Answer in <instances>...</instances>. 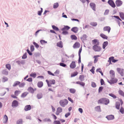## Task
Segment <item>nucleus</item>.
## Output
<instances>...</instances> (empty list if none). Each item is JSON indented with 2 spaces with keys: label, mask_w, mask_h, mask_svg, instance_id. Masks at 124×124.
Returning <instances> with one entry per match:
<instances>
[{
  "label": "nucleus",
  "mask_w": 124,
  "mask_h": 124,
  "mask_svg": "<svg viewBox=\"0 0 124 124\" xmlns=\"http://www.w3.org/2000/svg\"><path fill=\"white\" fill-rule=\"evenodd\" d=\"M109 102V100L106 98H101L98 101V104H103L106 105L108 104Z\"/></svg>",
  "instance_id": "obj_1"
},
{
  "label": "nucleus",
  "mask_w": 124,
  "mask_h": 124,
  "mask_svg": "<svg viewBox=\"0 0 124 124\" xmlns=\"http://www.w3.org/2000/svg\"><path fill=\"white\" fill-rule=\"evenodd\" d=\"M68 103V101L66 99L61 100L59 102L60 105L62 107H64Z\"/></svg>",
  "instance_id": "obj_2"
},
{
  "label": "nucleus",
  "mask_w": 124,
  "mask_h": 124,
  "mask_svg": "<svg viewBox=\"0 0 124 124\" xmlns=\"http://www.w3.org/2000/svg\"><path fill=\"white\" fill-rule=\"evenodd\" d=\"M46 81L47 83L48 86L49 87H51L52 85H54L55 83V81L54 79L50 80L49 81L47 80H46Z\"/></svg>",
  "instance_id": "obj_3"
},
{
  "label": "nucleus",
  "mask_w": 124,
  "mask_h": 124,
  "mask_svg": "<svg viewBox=\"0 0 124 124\" xmlns=\"http://www.w3.org/2000/svg\"><path fill=\"white\" fill-rule=\"evenodd\" d=\"M93 49L95 51L98 52L100 51L101 49L100 46L97 45H94L93 46Z\"/></svg>",
  "instance_id": "obj_4"
},
{
  "label": "nucleus",
  "mask_w": 124,
  "mask_h": 124,
  "mask_svg": "<svg viewBox=\"0 0 124 124\" xmlns=\"http://www.w3.org/2000/svg\"><path fill=\"white\" fill-rule=\"evenodd\" d=\"M112 78L110 80V81H108V82L110 84H114L116 83L118 81V80L117 78Z\"/></svg>",
  "instance_id": "obj_5"
},
{
  "label": "nucleus",
  "mask_w": 124,
  "mask_h": 124,
  "mask_svg": "<svg viewBox=\"0 0 124 124\" xmlns=\"http://www.w3.org/2000/svg\"><path fill=\"white\" fill-rule=\"evenodd\" d=\"M18 101L16 100L14 101L12 103V106L13 107H16L18 106Z\"/></svg>",
  "instance_id": "obj_6"
},
{
  "label": "nucleus",
  "mask_w": 124,
  "mask_h": 124,
  "mask_svg": "<svg viewBox=\"0 0 124 124\" xmlns=\"http://www.w3.org/2000/svg\"><path fill=\"white\" fill-rule=\"evenodd\" d=\"M117 72L120 73L121 75L122 76H123L124 75L123 69L120 68H118L117 69Z\"/></svg>",
  "instance_id": "obj_7"
},
{
  "label": "nucleus",
  "mask_w": 124,
  "mask_h": 124,
  "mask_svg": "<svg viewBox=\"0 0 124 124\" xmlns=\"http://www.w3.org/2000/svg\"><path fill=\"white\" fill-rule=\"evenodd\" d=\"M109 4L113 8H115L116 5L114 2L112 0H109L108 2Z\"/></svg>",
  "instance_id": "obj_8"
},
{
  "label": "nucleus",
  "mask_w": 124,
  "mask_h": 124,
  "mask_svg": "<svg viewBox=\"0 0 124 124\" xmlns=\"http://www.w3.org/2000/svg\"><path fill=\"white\" fill-rule=\"evenodd\" d=\"M115 3L116 6L118 7L121 6L123 4L122 2L120 0H116Z\"/></svg>",
  "instance_id": "obj_9"
},
{
  "label": "nucleus",
  "mask_w": 124,
  "mask_h": 124,
  "mask_svg": "<svg viewBox=\"0 0 124 124\" xmlns=\"http://www.w3.org/2000/svg\"><path fill=\"white\" fill-rule=\"evenodd\" d=\"M76 67V65L75 62V61H72L70 65V68L72 69H73L75 68Z\"/></svg>",
  "instance_id": "obj_10"
},
{
  "label": "nucleus",
  "mask_w": 124,
  "mask_h": 124,
  "mask_svg": "<svg viewBox=\"0 0 124 124\" xmlns=\"http://www.w3.org/2000/svg\"><path fill=\"white\" fill-rule=\"evenodd\" d=\"M80 44L78 42H76L73 45V47L75 49L78 48L80 47Z\"/></svg>",
  "instance_id": "obj_11"
},
{
  "label": "nucleus",
  "mask_w": 124,
  "mask_h": 124,
  "mask_svg": "<svg viewBox=\"0 0 124 124\" xmlns=\"http://www.w3.org/2000/svg\"><path fill=\"white\" fill-rule=\"evenodd\" d=\"M92 43L94 45H99V41L97 39H94L92 40Z\"/></svg>",
  "instance_id": "obj_12"
},
{
  "label": "nucleus",
  "mask_w": 124,
  "mask_h": 124,
  "mask_svg": "<svg viewBox=\"0 0 124 124\" xmlns=\"http://www.w3.org/2000/svg\"><path fill=\"white\" fill-rule=\"evenodd\" d=\"M110 30L111 28L109 26H105L103 28V31H107L108 33H109Z\"/></svg>",
  "instance_id": "obj_13"
},
{
  "label": "nucleus",
  "mask_w": 124,
  "mask_h": 124,
  "mask_svg": "<svg viewBox=\"0 0 124 124\" xmlns=\"http://www.w3.org/2000/svg\"><path fill=\"white\" fill-rule=\"evenodd\" d=\"M62 111V109L61 107H58L57 109L56 114L57 115H58L59 113Z\"/></svg>",
  "instance_id": "obj_14"
},
{
  "label": "nucleus",
  "mask_w": 124,
  "mask_h": 124,
  "mask_svg": "<svg viewBox=\"0 0 124 124\" xmlns=\"http://www.w3.org/2000/svg\"><path fill=\"white\" fill-rule=\"evenodd\" d=\"M36 90V88H35L34 89L31 87H29L28 89V90L29 92L32 93H34V91Z\"/></svg>",
  "instance_id": "obj_15"
},
{
  "label": "nucleus",
  "mask_w": 124,
  "mask_h": 124,
  "mask_svg": "<svg viewBox=\"0 0 124 124\" xmlns=\"http://www.w3.org/2000/svg\"><path fill=\"white\" fill-rule=\"evenodd\" d=\"M90 5L92 9L94 10L95 11V5L94 3L93 2H91L90 4Z\"/></svg>",
  "instance_id": "obj_16"
},
{
  "label": "nucleus",
  "mask_w": 124,
  "mask_h": 124,
  "mask_svg": "<svg viewBox=\"0 0 124 124\" xmlns=\"http://www.w3.org/2000/svg\"><path fill=\"white\" fill-rule=\"evenodd\" d=\"M106 117L108 120H111L114 119V116L112 115H110L108 116H106Z\"/></svg>",
  "instance_id": "obj_17"
},
{
  "label": "nucleus",
  "mask_w": 124,
  "mask_h": 124,
  "mask_svg": "<svg viewBox=\"0 0 124 124\" xmlns=\"http://www.w3.org/2000/svg\"><path fill=\"white\" fill-rule=\"evenodd\" d=\"M31 109V106L30 105L26 106L24 108V110L25 111H28L30 110Z\"/></svg>",
  "instance_id": "obj_18"
},
{
  "label": "nucleus",
  "mask_w": 124,
  "mask_h": 124,
  "mask_svg": "<svg viewBox=\"0 0 124 124\" xmlns=\"http://www.w3.org/2000/svg\"><path fill=\"white\" fill-rule=\"evenodd\" d=\"M8 120V117L7 116L5 115L4 116L3 118V123H6Z\"/></svg>",
  "instance_id": "obj_19"
},
{
  "label": "nucleus",
  "mask_w": 124,
  "mask_h": 124,
  "mask_svg": "<svg viewBox=\"0 0 124 124\" xmlns=\"http://www.w3.org/2000/svg\"><path fill=\"white\" fill-rule=\"evenodd\" d=\"M100 56L99 55H94L93 57V58L94 59V63H96L98 60V57H99Z\"/></svg>",
  "instance_id": "obj_20"
},
{
  "label": "nucleus",
  "mask_w": 124,
  "mask_h": 124,
  "mask_svg": "<svg viewBox=\"0 0 124 124\" xmlns=\"http://www.w3.org/2000/svg\"><path fill=\"white\" fill-rule=\"evenodd\" d=\"M76 84H78L80 85L81 86L84 87L85 85V83L81 82V81H77L76 82Z\"/></svg>",
  "instance_id": "obj_21"
},
{
  "label": "nucleus",
  "mask_w": 124,
  "mask_h": 124,
  "mask_svg": "<svg viewBox=\"0 0 124 124\" xmlns=\"http://www.w3.org/2000/svg\"><path fill=\"white\" fill-rule=\"evenodd\" d=\"M43 85V83L42 82L40 81L39 82L37 83V86L39 88L42 87Z\"/></svg>",
  "instance_id": "obj_22"
},
{
  "label": "nucleus",
  "mask_w": 124,
  "mask_h": 124,
  "mask_svg": "<svg viewBox=\"0 0 124 124\" xmlns=\"http://www.w3.org/2000/svg\"><path fill=\"white\" fill-rule=\"evenodd\" d=\"M84 76L83 75L79 76V79L81 81H83L84 80Z\"/></svg>",
  "instance_id": "obj_23"
},
{
  "label": "nucleus",
  "mask_w": 124,
  "mask_h": 124,
  "mask_svg": "<svg viewBox=\"0 0 124 124\" xmlns=\"http://www.w3.org/2000/svg\"><path fill=\"white\" fill-rule=\"evenodd\" d=\"M100 36L104 39H108L107 36L103 33L101 34Z\"/></svg>",
  "instance_id": "obj_24"
},
{
  "label": "nucleus",
  "mask_w": 124,
  "mask_h": 124,
  "mask_svg": "<svg viewBox=\"0 0 124 124\" xmlns=\"http://www.w3.org/2000/svg\"><path fill=\"white\" fill-rule=\"evenodd\" d=\"M71 31L75 33H77L78 31V29L77 27H74L72 28Z\"/></svg>",
  "instance_id": "obj_25"
},
{
  "label": "nucleus",
  "mask_w": 124,
  "mask_h": 124,
  "mask_svg": "<svg viewBox=\"0 0 124 124\" xmlns=\"http://www.w3.org/2000/svg\"><path fill=\"white\" fill-rule=\"evenodd\" d=\"M70 28V27L67 26H65L61 29L62 31H67Z\"/></svg>",
  "instance_id": "obj_26"
},
{
  "label": "nucleus",
  "mask_w": 124,
  "mask_h": 124,
  "mask_svg": "<svg viewBox=\"0 0 124 124\" xmlns=\"http://www.w3.org/2000/svg\"><path fill=\"white\" fill-rule=\"evenodd\" d=\"M120 104L119 102H117L116 103L115 106L116 108L117 109H120Z\"/></svg>",
  "instance_id": "obj_27"
},
{
  "label": "nucleus",
  "mask_w": 124,
  "mask_h": 124,
  "mask_svg": "<svg viewBox=\"0 0 124 124\" xmlns=\"http://www.w3.org/2000/svg\"><path fill=\"white\" fill-rule=\"evenodd\" d=\"M108 44V41H105L104 42L103 44L102 47L103 49H104L105 47L107 46Z\"/></svg>",
  "instance_id": "obj_28"
},
{
  "label": "nucleus",
  "mask_w": 124,
  "mask_h": 124,
  "mask_svg": "<svg viewBox=\"0 0 124 124\" xmlns=\"http://www.w3.org/2000/svg\"><path fill=\"white\" fill-rule=\"evenodd\" d=\"M119 14L120 18L122 20H124V13L122 12H120Z\"/></svg>",
  "instance_id": "obj_29"
},
{
  "label": "nucleus",
  "mask_w": 124,
  "mask_h": 124,
  "mask_svg": "<svg viewBox=\"0 0 124 124\" xmlns=\"http://www.w3.org/2000/svg\"><path fill=\"white\" fill-rule=\"evenodd\" d=\"M110 74L112 78H114L115 77V73L114 71L112 70H110Z\"/></svg>",
  "instance_id": "obj_30"
},
{
  "label": "nucleus",
  "mask_w": 124,
  "mask_h": 124,
  "mask_svg": "<svg viewBox=\"0 0 124 124\" xmlns=\"http://www.w3.org/2000/svg\"><path fill=\"white\" fill-rule=\"evenodd\" d=\"M57 46L61 48H62L63 47V46L62 44V42L61 41H60L57 44Z\"/></svg>",
  "instance_id": "obj_31"
},
{
  "label": "nucleus",
  "mask_w": 124,
  "mask_h": 124,
  "mask_svg": "<svg viewBox=\"0 0 124 124\" xmlns=\"http://www.w3.org/2000/svg\"><path fill=\"white\" fill-rule=\"evenodd\" d=\"M28 94L27 92H25L22 93L21 95V97L22 98H24L26 97Z\"/></svg>",
  "instance_id": "obj_32"
},
{
  "label": "nucleus",
  "mask_w": 124,
  "mask_h": 124,
  "mask_svg": "<svg viewBox=\"0 0 124 124\" xmlns=\"http://www.w3.org/2000/svg\"><path fill=\"white\" fill-rule=\"evenodd\" d=\"M22 123L23 120L21 119H19L16 122V124H22Z\"/></svg>",
  "instance_id": "obj_33"
},
{
  "label": "nucleus",
  "mask_w": 124,
  "mask_h": 124,
  "mask_svg": "<svg viewBox=\"0 0 124 124\" xmlns=\"http://www.w3.org/2000/svg\"><path fill=\"white\" fill-rule=\"evenodd\" d=\"M118 92L120 95L124 97V93L123 91L119 90L118 91Z\"/></svg>",
  "instance_id": "obj_34"
},
{
  "label": "nucleus",
  "mask_w": 124,
  "mask_h": 124,
  "mask_svg": "<svg viewBox=\"0 0 124 124\" xmlns=\"http://www.w3.org/2000/svg\"><path fill=\"white\" fill-rule=\"evenodd\" d=\"M71 38L72 40H76L77 39V37L75 35H71Z\"/></svg>",
  "instance_id": "obj_35"
},
{
  "label": "nucleus",
  "mask_w": 124,
  "mask_h": 124,
  "mask_svg": "<svg viewBox=\"0 0 124 124\" xmlns=\"http://www.w3.org/2000/svg\"><path fill=\"white\" fill-rule=\"evenodd\" d=\"M2 73L3 74L6 75H7L8 74V72L7 71V70L6 69L2 71Z\"/></svg>",
  "instance_id": "obj_36"
},
{
  "label": "nucleus",
  "mask_w": 124,
  "mask_h": 124,
  "mask_svg": "<svg viewBox=\"0 0 124 124\" xmlns=\"http://www.w3.org/2000/svg\"><path fill=\"white\" fill-rule=\"evenodd\" d=\"M20 83V82L19 81H16L14 83V84L13 85V86L14 87L18 85H19Z\"/></svg>",
  "instance_id": "obj_37"
},
{
  "label": "nucleus",
  "mask_w": 124,
  "mask_h": 124,
  "mask_svg": "<svg viewBox=\"0 0 124 124\" xmlns=\"http://www.w3.org/2000/svg\"><path fill=\"white\" fill-rule=\"evenodd\" d=\"M78 74V73L77 71L74 72L73 73H72L71 74V77H73L76 76Z\"/></svg>",
  "instance_id": "obj_38"
},
{
  "label": "nucleus",
  "mask_w": 124,
  "mask_h": 124,
  "mask_svg": "<svg viewBox=\"0 0 124 124\" xmlns=\"http://www.w3.org/2000/svg\"><path fill=\"white\" fill-rule=\"evenodd\" d=\"M86 35L85 34H83L81 37V39L83 40H85L86 39Z\"/></svg>",
  "instance_id": "obj_39"
},
{
  "label": "nucleus",
  "mask_w": 124,
  "mask_h": 124,
  "mask_svg": "<svg viewBox=\"0 0 124 124\" xmlns=\"http://www.w3.org/2000/svg\"><path fill=\"white\" fill-rule=\"evenodd\" d=\"M70 91L71 93H74L75 92L76 90L74 89L71 88L70 89Z\"/></svg>",
  "instance_id": "obj_40"
},
{
  "label": "nucleus",
  "mask_w": 124,
  "mask_h": 124,
  "mask_svg": "<svg viewBox=\"0 0 124 124\" xmlns=\"http://www.w3.org/2000/svg\"><path fill=\"white\" fill-rule=\"evenodd\" d=\"M21 91H20L16 90L15 92V95L16 96H18V94L20 93Z\"/></svg>",
  "instance_id": "obj_41"
},
{
  "label": "nucleus",
  "mask_w": 124,
  "mask_h": 124,
  "mask_svg": "<svg viewBox=\"0 0 124 124\" xmlns=\"http://www.w3.org/2000/svg\"><path fill=\"white\" fill-rule=\"evenodd\" d=\"M90 24L93 26H95L97 25V23L96 22H92L90 23Z\"/></svg>",
  "instance_id": "obj_42"
},
{
  "label": "nucleus",
  "mask_w": 124,
  "mask_h": 124,
  "mask_svg": "<svg viewBox=\"0 0 124 124\" xmlns=\"http://www.w3.org/2000/svg\"><path fill=\"white\" fill-rule=\"evenodd\" d=\"M59 6V4L58 3H54L53 5V8H57Z\"/></svg>",
  "instance_id": "obj_43"
},
{
  "label": "nucleus",
  "mask_w": 124,
  "mask_h": 124,
  "mask_svg": "<svg viewBox=\"0 0 124 124\" xmlns=\"http://www.w3.org/2000/svg\"><path fill=\"white\" fill-rule=\"evenodd\" d=\"M109 95L110 96L112 97L114 99H116L117 97L116 95H115V94L112 93H109Z\"/></svg>",
  "instance_id": "obj_44"
},
{
  "label": "nucleus",
  "mask_w": 124,
  "mask_h": 124,
  "mask_svg": "<svg viewBox=\"0 0 124 124\" xmlns=\"http://www.w3.org/2000/svg\"><path fill=\"white\" fill-rule=\"evenodd\" d=\"M120 112L122 114L124 113V108L122 107H121L119 110Z\"/></svg>",
  "instance_id": "obj_45"
},
{
  "label": "nucleus",
  "mask_w": 124,
  "mask_h": 124,
  "mask_svg": "<svg viewBox=\"0 0 124 124\" xmlns=\"http://www.w3.org/2000/svg\"><path fill=\"white\" fill-rule=\"evenodd\" d=\"M95 67L94 66H93L92 69L90 70V71L93 74L94 73Z\"/></svg>",
  "instance_id": "obj_46"
},
{
  "label": "nucleus",
  "mask_w": 124,
  "mask_h": 124,
  "mask_svg": "<svg viewBox=\"0 0 124 124\" xmlns=\"http://www.w3.org/2000/svg\"><path fill=\"white\" fill-rule=\"evenodd\" d=\"M52 26L53 29L54 30L56 31H58L59 30L58 28L55 26L53 25Z\"/></svg>",
  "instance_id": "obj_47"
},
{
  "label": "nucleus",
  "mask_w": 124,
  "mask_h": 124,
  "mask_svg": "<svg viewBox=\"0 0 124 124\" xmlns=\"http://www.w3.org/2000/svg\"><path fill=\"white\" fill-rule=\"evenodd\" d=\"M41 10L40 11H38V15L41 16V13L43 12V9L41 8Z\"/></svg>",
  "instance_id": "obj_48"
},
{
  "label": "nucleus",
  "mask_w": 124,
  "mask_h": 124,
  "mask_svg": "<svg viewBox=\"0 0 124 124\" xmlns=\"http://www.w3.org/2000/svg\"><path fill=\"white\" fill-rule=\"evenodd\" d=\"M54 124H61V123L59 121L54 120L53 122Z\"/></svg>",
  "instance_id": "obj_49"
},
{
  "label": "nucleus",
  "mask_w": 124,
  "mask_h": 124,
  "mask_svg": "<svg viewBox=\"0 0 124 124\" xmlns=\"http://www.w3.org/2000/svg\"><path fill=\"white\" fill-rule=\"evenodd\" d=\"M36 74L34 73L30 74V75L31 77H33L34 78H35L36 76Z\"/></svg>",
  "instance_id": "obj_50"
},
{
  "label": "nucleus",
  "mask_w": 124,
  "mask_h": 124,
  "mask_svg": "<svg viewBox=\"0 0 124 124\" xmlns=\"http://www.w3.org/2000/svg\"><path fill=\"white\" fill-rule=\"evenodd\" d=\"M6 67L7 68L10 70L11 69V66L9 64H7L6 65Z\"/></svg>",
  "instance_id": "obj_51"
},
{
  "label": "nucleus",
  "mask_w": 124,
  "mask_h": 124,
  "mask_svg": "<svg viewBox=\"0 0 124 124\" xmlns=\"http://www.w3.org/2000/svg\"><path fill=\"white\" fill-rule=\"evenodd\" d=\"M33 44L35 46V47L37 48H38L39 47V45L35 42H33Z\"/></svg>",
  "instance_id": "obj_52"
},
{
  "label": "nucleus",
  "mask_w": 124,
  "mask_h": 124,
  "mask_svg": "<svg viewBox=\"0 0 124 124\" xmlns=\"http://www.w3.org/2000/svg\"><path fill=\"white\" fill-rule=\"evenodd\" d=\"M37 97L38 99L41 98L42 97V94H39L37 95Z\"/></svg>",
  "instance_id": "obj_53"
},
{
  "label": "nucleus",
  "mask_w": 124,
  "mask_h": 124,
  "mask_svg": "<svg viewBox=\"0 0 124 124\" xmlns=\"http://www.w3.org/2000/svg\"><path fill=\"white\" fill-rule=\"evenodd\" d=\"M17 62L19 63V64H23L25 63L24 61H18Z\"/></svg>",
  "instance_id": "obj_54"
},
{
  "label": "nucleus",
  "mask_w": 124,
  "mask_h": 124,
  "mask_svg": "<svg viewBox=\"0 0 124 124\" xmlns=\"http://www.w3.org/2000/svg\"><path fill=\"white\" fill-rule=\"evenodd\" d=\"M59 71L58 70H56L54 73V76H57L59 74Z\"/></svg>",
  "instance_id": "obj_55"
},
{
  "label": "nucleus",
  "mask_w": 124,
  "mask_h": 124,
  "mask_svg": "<svg viewBox=\"0 0 124 124\" xmlns=\"http://www.w3.org/2000/svg\"><path fill=\"white\" fill-rule=\"evenodd\" d=\"M30 50L31 52H32L34 50V46L32 45H31L30 46Z\"/></svg>",
  "instance_id": "obj_56"
},
{
  "label": "nucleus",
  "mask_w": 124,
  "mask_h": 124,
  "mask_svg": "<svg viewBox=\"0 0 124 124\" xmlns=\"http://www.w3.org/2000/svg\"><path fill=\"white\" fill-rule=\"evenodd\" d=\"M40 42L42 44H43L45 43H46L47 42L44 40H40Z\"/></svg>",
  "instance_id": "obj_57"
},
{
  "label": "nucleus",
  "mask_w": 124,
  "mask_h": 124,
  "mask_svg": "<svg viewBox=\"0 0 124 124\" xmlns=\"http://www.w3.org/2000/svg\"><path fill=\"white\" fill-rule=\"evenodd\" d=\"M2 81L3 82H5L8 80V78L6 77H3L2 78Z\"/></svg>",
  "instance_id": "obj_58"
},
{
  "label": "nucleus",
  "mask_w": 124,
  "mask_h": 124,
  "mask_svg": "<svg viewBox=\"0 0 124 124\" xmlns=\"http://www.w3.org/2000/svg\"><path fill=\"white\" fill-rule=\"evenodd\" d=\"M92 86L93 87H95L96 86V84L94 82H92L91 84Z\"/></svg>",
  "instance_id": "obj_59"
},
{
  "label": "nucleus",
  "mask_w": 124,
  "mask_h": 124,
  "mask_svg": "<svg viewBox=\"0 0 124 124\" xmlns=\"http://www.w3.org/2000/svg\"><path fill=\"white\" fill-rule=\"evenodd\" d=\"M82 50V47H81L79 49V51H78V55L79 56H81V52Z\"/></svg>",
  "instance_id": "obj_60"
},
{
  "label": "nucleus",
  "mask_w": 124,
  "mask_h": 124,
  "mask_svg": "<svg viewBox=\"0 0 124 124\" xmlns=\"http://www.w3.org/2000/svg\"><path fill=\"white\" fill-rule=\"evenodd\" d=\"M27 57L26 53H25L22 56V58L23 59H26Z\"/></svg>",
  "instance_id": "obj_61"
},
{
  "label": "nucleus",
  "mask_w": 124,
  "mask_h": 124,
  "mask_svg": "<svg viewBox=\"0 0 124 124\" xmlns=\"http://www.w3.org/2000/svg\"><path fill=\"white\" fill-rule=\"evenodd\" d=\"M113 59H114V57H110L109 58V60L108 61L110 63L111 61H112L113 60Z\"/></svg>",
  "instance_id": "obj_62"
},
{
  "label": "nucleus",
  "mask_w": 124,
  "mask_h": 124,
  "mask_svg": "<svg viewBox=\"0 0 124 124\" xmlns=\"http://www.w3.org/2000/svg\"><path fill=\"white\" fill-rule=\"evenodd\" d=\"M101 85L104 84V82L102 79H101Z\"/></svg>",
  "instance_id": "obj_63"
},
{
  "label": "nucleus",
  "mask_w": 124,
  "mask_h": 124,
  "mask_svg": "<svg viewBox=\"0 0 124 124\" xmlns=\"http://www.w3.org/2000/svg\"><path fill=\"white\" fill-rule=\"evenodd\" d=\"M60 66H61L62 67H65L66 66V65L64 63H60Z\"/></svg>",
  "instance_id": "obj_64"
}]
</instances>
